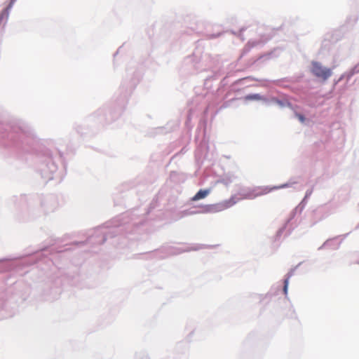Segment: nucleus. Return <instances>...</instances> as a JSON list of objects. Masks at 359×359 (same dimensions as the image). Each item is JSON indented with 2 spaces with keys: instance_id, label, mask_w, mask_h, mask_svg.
<instances>
[{
  "instance_id": "nucleus-1",
  "label": "nucleus",
  "mask_w": 359,
  "mask_h": 359,
  "mask_svg": "<svg viewBox=\"0 0 359 359\" xmlns=\"http://www.w3.org/2000/svg\"><path fill=\"white\" fill-rule=\"evenodd\" d=\"M311 73L316 77L326 81L332 75V69L324 67L318 62H312Z\"/></svg>"
},
{
  "instance_id": "nucleus-2",
  "label": "nucleus",
  "mask_w": 359,
  "mask_h": 359,
  "mask_svg": "<svg viewBox=\"0 0 359 359\" xmlns=\"http://www.w3.org/2000/svg\"><path fill=\"white\" fill-rule=\"evenodd\" d=\"M286 186H287L286 184H283V185H280V186H278V187H255L253 189H252V191H250L247 194L245 198L252 199V198H256V197H258V196H262V195L267 194L270 193L271 191H273L275 189L284 188Z\"/></svg>"
},
{
  "instance_id": "nucleus-3",
  "label": "nucleus",
  "mask_w": 359,
  "mask_h": 359,
  "mask_svg": "<svg viewBox=\"0 0 359 359\" xmlns=\"http://www.w3.org/2000/svg\"><path fill=\"white\" fill-rule=\"evenodd\" d=\"M231 205V203L229 201H224L221 203L215 204V205H211L208 207L207 212H217L221 211L223 210H225L228 208H229Z\"/></svg>"
},
{
  "instance_id": "nucleus-7",
  "label": "nucleus",
  "mask_w": 359,
  "mask_h": 359,
  "mask_svg": "<svg viewBox=\"0 0 359 359\" xmlns=\"http://www.w3.org/2000/svg\"><path fill=\"white\" fill-rule=\"evenodd\" d=\"M298 118H299V120L302 121V122H304V117L301 115V114H299L298 115Z\"/></svg>"
},
{
  "instance_id": "nucleus-4",
  "label": "nucleus",
  "mask_w": 359,
  "mask_h": 359,
  "mask_svg": "<svg viewBox=\"0 0 359 359\" xmlns=\"http://www.w3.org/2000/svg\"><path fill=\"white\" fill-rule=\"evenodd\" d=\"M210 193V189H200L191 198V201H196L205 198Z\"/></svg>"
},
{
  "instance_id": "nucleus-8",
  "label": "nucleus",
  "mask_w": 359,
  "mask_h": 359,
  "mask_svg": "<svg viewBox=\"0 0 359 359\" xmlns=\"http://www.w3.org/2000/svg\"><path fill=\"white\" fill-rule=\"evenodd\" d=\"M16 1H17V0H11V4H11V6L12 4H13Z\"/></svg>"
},
{
  "instance_id": "nucleus-9",
  "label": "nucleus",
  "mask_w": 359,
  "mask_h": 359,
  "mask_svg": "<svg viewBox=\"0 0 359 359\" xmlns=\"http://www.w3.org/2000/svg\"><path fill=\"white\" fill-rule=\"evenodd\" d=\"M356 69H357V67H355L354 68V69H353L354 72H359V69H358V70H356Z\"/></svg>"
},
{
  "instance_id": "nucleus-5",
  "label": "nucleus",
  "mask_w": 359,
  "mask_h": 359,
  "mask_svg": "<svg viewBox=\"0 0 359 359\" xmlns=\"http://www.w3.org/2000/svg\"><path fill=\"white\" fill-rule=\"evenodd\" d=\"M264 98L260 95H259V94L248 95H246L244 97V100H246V101H250V100H262Z\"/></svg>"
},
{
  "instance_id": "nucleus-6",
  "label": "nucleus",
  "mask_w": 359,
  "mask_h": 359,
  "mask_svg": "<svg viewBox=\"0 0 359 359\" xmlns=\"http://www.w3.org/2000/svg\"><path fill=\"white\" fill-rule=\"evenodd\" d=\"M288 284H289V278H287L284 280L283 292H284L285 295H287V294Z\"/></svg>"
}]
</instances>
